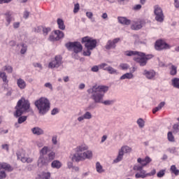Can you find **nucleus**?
<instances>
[{
  "label": "nucleus",
  "instance_id": "obj_6",
  "mask_svg": "<svg viewBox=\"0 0 179 179\" xmlns=\"http://www.w3.org/2000/svg\"><path fill=\"white\" fill-rule=\"evenodd\" d=\"M93 157V152L91 150H87L81 154H74L72 160L73 162H82L86 159H92Z\"/></svg>",
  "mask_w": 179,
  "mask_h": 179
},
{
  "label": "nucleus",
  "instance_id": "obj_23",
  "mask_svg": "<svg viewBox=\"0 0 179 179\" xmlns=\"http://www.w3.org/2000/svg\"><path fill=\"white\" fill-rule=\"evenodd\" d=\"M52 169H61L62 167V163L58 160H54L51 164Z\"/></svg>",
  "mask_w": 179,
  "mask_h": 179
},
{
  "label": "nucleus",
  "instance_id": "obj_29",
  "mask_svg": "<svg viewBox=\"0 0 179 179\" xmlns=\"http://www.w3.org/2000/svg\"><path fill=\"white\" fill-rule=\"evenodd\" d=\"M57 24L60 30H65V24H64V20L61 18L57 19Z\"/></svg>",
  "mask_w": 179,
  "mask_h": 179
},
{
  "label": "nucleus",
  "instance_id": "obj_30",
  "mask_svg": "<svg viewBox=\"0 0 179 179\" xmlns=\"http://www.w3.org/2000/svg\"><path fill=\"white\" fill-rule=\"evenodd\" d=\"M122 157H124V152L120 150L117 158L114 160V163H118L121 162V160H122Z\"/></svg>",
  "mask_w": 179,
  "mask_h": 179
},
{
  "label": "nucleus",
  "instance_id": "obj_14",
  "mask_svg": "<svg viewBox=\"0 0 179 179\" xmlns=\"http://www.w3.org/2000/svg\"><path fill=\"white\" fill-rule=\"evenodd\" d=\"M137 163H139L140 167H146L148 164L150 163H152V158H150L149 156L145 157L144 159L142 158H138Z\"/></svg>",
  "mask_w": 179,
  "mask_h": 179
},
{
  "label": "nucleus",
  "instance_id": "obj_37",
  "mask_svg": "<svg viewBox=\"0 0 179 179\" xmlns=\"http://www.w3.org/2000/svg\"><path fill=\"white\" fill-rule=\"evenodd\" d=\"M164 176H166V169H162L157 173V177L158 178H162Z\"/></svg>",
  "mask_w": 179,
  "mask_h": 179
},
{
  "label": "nucleus",
  "instance_id": "obj_2",
  "mask_svg": "<svg viewBox=\"0 0 179 179\" xmlns=\"http://www.w3.org/2000/svg\"><path fill=\"white\" fill-rule=\"evenodd\" d=\"M108 92V87L106 85H94L92 88L87 90V93L91 95V99L94 100V103H103L105 106H110L113 104V101H105L103 102V97L106 92Z\"/></svg>",
  "mask_w": 179,
  "mask_h": 179
},
{
  "label": "nucleus",
  "instance_id": "obj_19",
  "mask_svg": "<svg viewBox=\"0 0 179 179\" xmlns=\"http://www.w3.org/2000/svg\"><path fill=\"white\" fill-rule=\"evenodd\" d=\"M87 149H89V147H87V145H86V144H82L81 145H78L76 148V153L75 155H80L82 153V152H85V150H87Z\"/></svg>",
  "mask_w": 179,
  "mask_h": 179
},
{
  "label": "nucleus",
  "instance_id": "obj_7",
  "mask_svg": "<svg viewBox=\"0 0 179 179\" xmlns=\"http://www.w3.org/2000/svg\"><path fill=\"white\" fill-rule=\"evenodd\" d=\"M65 46L69 51H73L75 54H79L83 50V46L80 42H69L66 43Z\"/></svg>",
  "mask_w": 179,
  "mask_h": 179
},
{
  "label": "nucleus",
  "instance_id": "obj_49",
  "mask_svg": "<svg viewBox=\"0 0 179 179\" xmlns=\"http://www.w3.org/2000/svg\"><path fill=\"white\" fill-rule=\"evenodd\" d=\"M120 66L123 70L128 69L129 68V66H128L127 64H122L120 65Z\"/></svg>",
  "mask_w": 179,
  "mask_h": 179
},
{
  "label": "nucleus",
  "instance_id": "obj_61",
  "mask_svg": "<svg viewBox=\"0 0 179 179\" xmlns=\"http://www.w3.org/2000/svg\"><path fill=\"white\" fill-rule=\"evenodd\" d=\"M2 148H3V149H6V150H7V152L9 151V145H8L7 144L3 145H2Z\"/></svg>",
  "mask_w": 179,
  "mask_h": 179
},
{
  "label": "nucleus",
  "instance_id": "obj_3",
  "mask_svg": "<svg viewBox=\"0 0 179 179\" xmlns=\"http://www.w3.org/2000/svg\"><path fill=\"white\" fill-rule=\"evenodd\" d=\"M39 111V114H46L50 110V101L47 98L41 97L34 103Z\"/></svg>",
  "mask_w": 179,
  "mask_h": 179
},
{
  "label": "nucleus",
  "instance_id": "obj_12",
  "mask_svg": "<svg viewBox=\"0 0 179 179\" xmlns=\"http://www.w3.org/2000/svg\"><path fill=\"white\" fill-rule=\"evenodd\" d=\"M62 64V57L61 56H56L55 60L50 62L48 64V68L54 69V68H59Z\"/></svg>",
  "mask_w": 179,
  "mask_h": 179
},
{
  "label": "nucleus",
  "instance_id": "obj_36",
  "mask_svg": "<svg viewBox=\"0 0 179 179\" xmlns=\"http://www.w3.org/2000/svg\"><path fill=\"white\" fill-rule=\"evenodd\" d=\"M0 78H1V79L4 83H8V82H9L8 80V76H6V73H5V72L0 73Z\"/></svg>",
  "mask_w": 179,
  "mask_h": 179
},
{
  "label": "nucleus",
  "instance_id": "obj_63",
  "mask_svg": "<svg viewBox=\"0 0 179 179\" xmlns=\"http://www.w3.org/2000/svg\"><path fill=\"white\" fill-rule=\"evenodd\" d=\"M29 12L25 11L24 13V19H27V17H29Z\"/></svg>",
  "mask_w": 179,
  "mask_h": 179
},
{
  "label": "nucleus",
  "instance_id": "obj_43",
  "mask_svg": "<svg viewBox=\"0 0 179 179\" xmlns=\"http://www.w3.org/2000/svg\"><path fill=\"white\" fill-rule=\"evenodd\" d=\"M80 9V6L79 5V3H76L74 5L73 13H78Z\"/></svg>",
  "mask_w": 179,
  "mask_h": 179
},
{
  "label": "nucleus",
  "instance_id": "obj_54",
  "mask_svg": "<svg viewBox=\"0 0 179 179\" xmlns=\"http://www.w3.org/2000/svg\"><path fill=\"white\" fill-rule=\"evenodd\" d=\"M9 2H12V0H0V5L3 3H9Z\"/></svg>",
  "mask_w": 179,
  "mask_h": 179
},
{
  "label": "nucleus",
  "instance_id": "obj_58",
  "mask_svg": "<svg viewBox=\"0 0 179 179\" xmlns=\"http://www.w3.org/2000/svg\"><path fill=\"white\" fill-rule=\"evenodd\" d=\"M159 110H161V109L159 108V106H157L156 108H155L152 110V113H153L154 114H156V113H157V111H159Z\"/></svg>",
  "mask_w": 179,
  "mask_h": 179
},
{
  "label": "nucleus",
  "instance_id": "obj_62",
  "mask_svg": "<svg viewBox=\"0 0 179 179\" xmlns=\"http://www.w3.org/2000/svg\"><path fill=\"white\" fill-rule=\"evenodd\" d=\"M174 5L176 8H179V1H178V0H174Z\"/></svg>",
  "mask_w": 179,
  "mask_h": 179
},
{
  "label": "nucleus",
  "instance_id": "obj_21",
  "mask_svg": "<svg viewBox=\"0 0 179 179\" xmlns=\"http://www.w3.org/2000/svg\"><path fill=\"white\" fill-rule=\"evenodd\" d=\"M117 20L119 23L124 26H129V24H131V20H128V18L125 17H118Z\"/></svg>",
  "mask_w": 179,
  "mask_h": 179
},
{
  "label": "nucleus",
  "instance_id": "obj_50",
  "mask_svg": "<svg viewBox=\"0 0 179 179\" xmlns=\"http://www.w3.org/2000/svg\"><path fill=\"white\" fill-rule=\"evenodd\" d=\"M144 58L146 59V62H148V60L152 59L153 58V55H144Z\"/></svg>",
  "mask_w": 179,
  "mask_h": 179
},
{
  "label": "nucleus",
  "instance_id": "obj_59",
  "mask_svg": "<svg viewBox=\"0 0 179 179\" xmlns=\"http://www.w3.org/2000/svg\"><path fill=\"white\" fill-rule=\"evenodd\" d=\"M57 113H58V109L57 108H54L51 112L52 115H55Z\"/></svg>",
  "mask_w": 179,
  "mask_h": 179
},
{
  "label": "nucleus",
  "instance_id": "obj_31",
  "mask_svg": "<svg viewBox=\"0 0 179 179\" xmlns=\"http://www.w3.org/2000/svg\"><path fill=\"white\" fill-rule=\"evenodd\" d=\"M172 86L173 87H176V89H179V78H175L172 80Z\"/></svg>",
  "mask_w": 179,
  "mask_h": 179
},
{
  "label": "nucleus",
  "instance_id": "obj_52",
  "mask_svg": "<svg viewBox=\"0 0 179 179\" xmlns=\"http://www.w3.org/2000/svg\"><path fill=\"white\" fill-rule=\"evenodd\" d=\"M99 68H100V65L94 66L91 70L92 71V72H99Z\"/></svg>",
  "mask_w": 179,
  "mask_h": 179
},
{
  "label": "nucleus",
  "instance_id": "obj_17",
  "mask_svg": "<svg viewBox=\"0 0 179 179\" xmlns=\"http://www.w3.org/2000/svg\"><path fill=\"white\" fill-rule=\"evenodd\" d=\"M143 75L147 78V79H155V76H156V72L154 70H144Z\"/></svg>",
  "mask_w": 179,
  "mask_h": 179
},
{
  "label": "nucleus",
  "instance_id": "obj_5",
  "mask_svg": "<svg viewBox=\"0 0 179 179\" xmlns=\"http://www.w3.org/2000/svg\"><path fill=\"white\" fill-rule=\"evenodd\" d=\"M81 42L83 44H85V47L87 50H94V48L97 47V40L93 39V38L90 36L82 38Z\"/></svg>",
  "mask_w": 179,
  "mask_h": 179
},
{
  "label": "nucleus",
  "instance_id": "obj_35",
  "mask_svg": "<svg viewBox=\"0 0 179 179\" xmlns=\"http://www.w3.org/2000/svg\"><path fill=\"white\" fill-rule=\"evenodd\" d=\"M3 71H6L8 73H12L13 72V68L12 66L6 65L3 67Z\"/></svg>",
  "mask_w": 179,
  "mask_h": 179
},
{
  "label": "nucleus",
  "instance_id": "obj_20",
  "mask_svg": "<svg viewBox=\"0 0 179 179\" xmlns=\"http://www.w3.org/2000/svg\"><path fill=\"white\" fill-rule=\"evenodd\" d=\"M0 170H5L6 171H13V168L10 164L5 162H0Z\"/></svg>",
  "mask_w": 179,
  "mask_h": 179
},
{
  "label": "nucleus",
  "instance_id": "obj_47",
  "mask_svg": "<svg viewBox=\"0 0 179 179\" xmlns=\"http://www.w3.org/2000/svg\"><path fill=\"white\" fill-rule=\"evenodd\" d=\"M156 174V169H152L151 172L147 173V177H152V176H155Z\"/></svg>",
  "mask_w": 179,
  "mask_h": 179
},
{
  "label": "nucleus",
  "instance_id": "obj_16",
  "mask_svg": "<svg viewBox=\"0 0 179 179\" xmlns=\"http://www.w3.org/2000/svg\"><path fill=\"white\" fill-rule=\"evenodd\" d=\"M104 66H108L106 68H104ZM100 69H103V71H107L108 73L113 74V73H117V70L115 69L108 66V64L106 63H102L99 64Z\"/></svg>",
  "mask_w": 179,
  "mask_h": 179
},
{
  "label": "nucleus",
  "instance_id": "obj_10",
  "mask_svg": "<svg viewBox=\"0 0 179 179\" xmlns=\"http://www.w3.org/2000/svg\"><path fill=\"white\" fill-rule=\"evenodd\" d=\"M133 169L134 171H139L135 174L136 178H146V177H148L146 171L143 170V167L140 165H135Z\"/></svg>",
  "mask_w": 179,
  "mask_h": 179
},
{
  "label": "nucleus",
  "instance_id": "obj_9",
  "mask_svg": "<svg viewBox=\"0 0 179 179\" xmlns=\"http://www.w3.org/2000/svg\"><path fill=\"white\" fill-rule=\"evenodd\" d=\"M154 13L155 15V20L162 23L164 21V14L163 13V10L159 6H154Z\"/></svg>",
  "mask_w": 179,
  "mask_h": 179
},
{
  "label": "nucleus",
  "instance_id": "obj_1",
  "mask_svg": "<svg viewBox=\"0 0 179 179\" xmlns=\"http://www.w3.org/2000/svg\"><path fill=\"white\" fill-rule=\"evenodd\" d=\"M15 112L14 115L16 118H18V124H23L27 120V116H21L24 113H31V114H34L33 109L30 108V101L29 100L22 97L17 103V105L15 108Z\"/></svg>",
  "mask_w": 179,
  "mask_h": 179
},
{
  "label": "nucleus",
  "instance_id": "obj_15",
  "mask_svg": "<svg viewBox=\"0 0 179 179\" xmlns=\"http://www.w3.org/2000/svg\"><path fill=\"white\" fill-rule=\"evenodd\" d=\"M120 41H121V39L120 38H116L113 41L109 40L106 45L105 48L106 50H111V48H115V47H117L115 44H117V43H120Z\"/></svg>",
  "mask_w": 179,
  "mask_h": 179
},
{
  "label": "nucleus",
  "instance_id": "obj_26",
  "mask_svg": "<svg viewBox=\"0 0 179 179\" xmlns=\"http://www.w3.org/2000/svg\"><path fill=\"white\" fill-rule=\"evenodd\" d=\"M134 78V74L131 73H126L125 74L122 75L120 77L121 80H124V79H133Z\"/></svg>",
  "mask_w": 179,
  "mask_h": 179
},
{
  "label": "nucleus",
  "instance_id": "obj_34",
  "mask_svg": "<svg viewBox=\"0 0 179 179\" xmlns=\"http://www.w3.org/2000/svg\"><path fill=\"white\" fill-rule=\"evenodd\" d=\"M48 156V157L46 159H48V162L49 163H51V162H52V160H54V159H55V152H52L49 153Z\"/></svg>",
  "mask_w": 179,
  "mask_h": 179
},
{
  "label": "nucleus",
  "instance_id": "obj_46",
  "mask_svg": "<svg viewBox=\"0 0 179 179\" xmlns=\"http://www.w3.org/2000/svg\"><path fill=\"white\" fill-rule=\"evenodd\" d=\"M87 51H85V52H83V55L85 56V57H90V55H92V52H90V51H92V50L91 49H87Z\"/></svg>",
  "mask_w": 179,
  "mask_h": 179
},
{
  "label": "nucleus",
  "instance_id": "obj_55",
  "mask_svg": "<svg viewBox=\"0 0 179 179\" xmlns=\"http://www.w3.org/2000/svg\"><path fill=\"white\" fill-rule=\"evenodd\" d=\"M45 87H48L49 89H50V90H52V85H51V83H46L45 84Z\"/></svg>",
  "mask_w": 179,
  "mask_h": 179
},
{
  "label": "nucleus",
  "instance_id": "obj_42",
  "mask_svg": "<svg viewBox=\"0 0 179 179\" xmlns=\"http://www.w3.org/2000/svg\"><path fill=\"white\" fill-rule=\"evenodd\" d=\"M51 31V28L50 27H43V33L44 36H48V33Z\"/></svg>",
  "mask_w": 179,
  "mask_h": 179
},
{
  "label": "nucleus",
  "instance_id": "obj_27",
  "mask_svg": "<svg viewBox=\"0 0 179 179\" xmlns=\"http://www.w3.org/2000/svg\"><path fill=\"white\" fill-rule=\"evenodd\" d=\"M120 152H122V153H131L132 152V148L127 145L122 146L121 149L120 150Z\"/></svg>",
  "mask_w": 179,
  "mask_h": 179
},
{
  "label": "nucleus",
  "instance_id": "obj_56",
  "mask_svg": "<svg viewBox=\"0 0 179 179\" xmlns=\"http://www.w3.org/2000/svg\"><path fill=\"white\" fill-rule=\"evenodd\" d=\"M52 141L53 145H57V143H58V141H57V136L52 137Z\"/></svg>",
  "mask_w": 179,
  "mask_h": 179
},
{
  "label": "nucleus",
  "instance_id": "obj_38",
  "mask_svg": "<svg viewBox=\"0 0 179 179\" xmlns=\"http://www.w3.org/2000/svg\"><path fill=\"white\" fill-rule=\"evenodd\" d=\"M137 124L140 128H143L145 127V120L142 118H139L137 120Z\"/></svg>",
  "mask_w": 179,
  "mask_h": 179
},
{
  "label": "nucleus",
  "instance_id": "obj_25",
  "mask_svg": "<svg viewBox=\"0 0 179 179\" xmlns=\"http://www.w3.org/2000/svg\"><path fill=\"white\" fill-rule=\"evenodd\" d=\"M4 15L6 16V20L8 23L7 26H9V24H10V22H12V13H10V11H7Z\"/></svg>",
  "mask_w": 179,
  "mask_h": 179
},
{
  "label": "nucleus",
  "instance_id": "obj_57",
  "mask_svg": "<svg viewBox=\"0 0 179 179\" xmlns=\"http://www.w3.org/2000/svg\"><path fill=\"white\" fill-rule=\"evenodd\" d=\"M20 27V22H14L13 23L14 29H19Z\"/></svg>",
  "mask_w": 179,
  "mask_h": 179
},
{
  "label": "nucleus",
  "instance_id": "obj_8",
  "mask_svg": "<svg viewBox=\"0 0 179 179\" xmlns=\"http://www.w3.org/2000/svg\"><path fill=\"white\" fill-rule=\"evenodd\" d=\"M155 48L157 51H163V50H170L171 46L166 43V41L159 39L155 43Z\"/></svg>",
  "mask_w": 179,
  "mask_h": 179
},
{
  "label": "nucleus",
  "instance_id": "obj_33",
  "mask_svg": "<svg viewBox=\"0 0 179 179\" xmlns=\"http://www.w3.org/2000/svg\"><path fill=\"white\" fill-rule=\"evenodd\" d=\"M96 169L97 173H104V169H103V166L100 164V162H96Z\"/></svg>",
  "mask_w": 179,
  "mask_h": 179
},
{
  "label": "nucleus",
  "instance_id": "obj_32",
  "mask_svg": "<svg viewBox=\"0 0 179 179\" xmlns=\"http://www.w3.org/2000/svg\"><path fill=\"white\" fill-rule=\"evenodd\" d=\"M170 75H171L172 76H175V75H177V66L171 65L170 68Z\"/></svg>",
  "mask_w": 179,
  "mask_h": 179
},
{
  "label": "nucleus",
  "instance_id": "obj_64",
  "mask_svg": "<svg viewBox=\"0 0 179 179\" xmlns=\"http://www.w3.org/2000/svg\"><path fill=\"white\" fill-rule=\"evenodd\" d=\"M33 162V158L28 157L27 158V163H31Z\"/></svg>",
  "mask_w": 179,
  "mask_h": 179
},
{
  "label": "nucleus",
  "instance_id": "obj_44",
  "mask_svg": "<svg viewBox=\"0 0 179 179\" xmlns=\"http://www.w3.org/2000/svg\"><path fill=\"white\" fill-rule=\"evenodd\" d=\"M85 120H90L92 118V113L90 112H86L84 115Z\"/></svg>",
  "mask_w": 179,
  "mask_h": 179
},
{
  "label": "nucleus",
  "instance_id": "obj_13",
  "mask_svg": "<svg viewBox=\"0 0 179 179\" xmlns=\"http://www.w3.org/2000/svg\"><path fill=\"white\" fill-rule=\"evenodd\" d=\"M145 24H146L145 20H138L131 24V30H141V29L143 27Z\"/></svg>",
  "mask_w": 179,
  "mask_h": 179
},
{
  "label": "nucleus",
  "instance_id": "obj_22",
  "mask_svg": "<svg viewBox=\"0 0 179 179\" xmlns=\"http://www.w3.org/2000/svg\"><path fill=\"white\" fill-rule=\"evenodd\" d=\"M17 85L18 86V87H20V89H26V81H24V80L22 79V78H19L17 80Z\"/></svg>",
  "mask_w": 179,
  "mask_h": 179
},
{
  "label": "nucleus",
  "instance_id": "obj_48",
  "mask_svg": "<svg viewBox=\"0 0 179 179\" xmlns=\"http://www.w3.org/2000/svg\"><path fill=\"white\" fill-rule=\"evenodd\" d=\"M134 10H141L142 9V6L141 4H137L133 7Z\"/></svg>",
  "mask_w": 179,
  "mask_h": 179
},
{
  "label": "nucleus",
  "instance_id": "obj_18",
  "mask_svg": "<svg viewBox=\"0 0 179 179\" xmlns=\"http://www.w3.org/2000/svg\"><path fill=\"white\" fill-rule=\"evenodd\" d=\"M48 163H50L48 162V159L45 158L44 156L41 155L38 160V166H39L40 167L43 166H48Z\"/></svg>",
  "mask_w": 179,
  "mask_h": 179
},
{
  "label": "nucleus",
  "instance_id": "obj_11",
  "mask_svg": "<svg viewBox=\"0 0 179 179\" xmlns=\"http://www.w3.org/2000/svg\"><path fill=\"white\" fill-rule=\"evenodd\" d=\"M64 32L60 30L54 31V34H52L49 36L50 41H59L61 38H64Z\"/></svg>",
  "mask_w": 179,
  "mask_h": 179
},
{
  "label": "nucleus",
  "instance_id": "obj_53",
  "mask_svg": "<svg viewBox=\"0 0 179 179\" xmlns=\"http://www.w3.org/2000/svg\"><path fill=\"white\" fill-rule=\"evenodd\" d=\"M86 16L88 19H92L93 17V13L92 12H87Z\"/></svg>",
  "mask_w": 179,
  "mask_h": 179
},
{
  "label": "nucleus",
  "instance_id": "obj_28",
  "mask_svg": "<svg viewBox=\"0 0 179 179\" xmlns=\"http://www.w3.org/2000/svg\"><path fill=\"white\" fill-rule=\"evenodd\" d=\"M170 171L172 174L175 176H179V170L177 169V166L176 165H172L170 168Z\"/></svg>",
  "mask_w": 179,
  "mask_h": 179
},
{
  "label": "nucleus",
  "instance_id": "obj_45",
  "mask_svg": "<svg viewBox=\"0 0 179 179\" xmlns=\"http://www.w3.org/2000/svg\"><path fill=\"white\" fill-rule=\"evenodd\" d=\"M48 152V147H47V146L43 147L41 150V153L42 156L45 155Z\"/></svg>",
  "mask_w": 179,
  "mask_h": 179
},
{
  "label": "nucleus",
  "instance_id": "obj_40",
  "mask_svg": "<svg viewBox=\"0 0 179 179\" xmlns=\"http://www.w3.org/2000/svg\"><path fill=\"white\" fill-rule=\"evenodd\" d=\"M17 159H21V162H22V163H27V157H22L20 152L17 153Z\"/></svg>",
  "mask_w": 179,
  "mask_h": 179
},
{
  "label": "nucleus",
  "instance_id": "obj_39",
  "mask_svg": "<svg viewBox=\"0 0 179 179\" xmlns=\"http://www.w3.org/2000/svg\"><path fill=\"white\" fill-rule=\"evenodd\" d=\"M21 47L22 48L20 50V53L22 55L26 54V52H27V46L26 45V44L22 43Z\"/></svg>",
  "mask_w": 179,
  "mask_h": 179
},
{
  "label": "nucleus",
  "instance_id": "obj_24",
  "mask_svg": "<svg viewBox=\"0 0 179 179\" xmlns=\"http://www.w3.org/2000/svg\"><path fill=\"white\" fill-rule=\"evenodd\" d=\"M32 131V134H34V135H43V134H44V131H43L41 129H40L39 127H34L31 129Z\"/></svg>",
  "mask_w": 179,
  "mask_h": 179
},
{
  "label": "nucleus",
  "instance_id": "obj_41",
  "mask_svg": "<svg viewBox=\"0 0 179 179\" xmlns=\"http://www.w3.org/2000/svg\"><path fill=\"white\" fill-rule=\"evenodd\" d=\"M168 140L169 141V142H174L175 139H174V136L173 135V133L171 131H169L168 132Z\"/></svg>",
  "mask_w": 179,
  "mask_h": 179
},
{
  "label": "nucleus",
  "instance_id": "obj_60",
  "mask_svg": "<svg viewBox=\"0 0 179 179\" xmlns=\"http://www.w3.org/2000/svg\"><path fill=\"white\" fill-rule=\"evenodd\" d=\"M165 104L166 103L164 101H162L158 105V107L162 110V108H163V106H165Z\"/></svg>",
  "mask_w": 179,
  "mask_h": 179
},
{
  "label": "nucleus",
  "instance_id": "obj_4",
  "mask_svg": "<svg viewBox=\"0 0 179 179\" xmlns=\"http://www.w3.org/2000/svg\"><path fill=\"white\" fill-rule=\"evenodd\" d=\"M124 55L127 57H132V55H137V57H134V61L139 64L140 66H145L146 64H148V62H146V59H145V53L143 52L128 50L124 52Z\"/></svg>",
  "mask_w": 179,
  "mask_h": 179
},
{
  "label": "nucleus",
  "instance_id": "obj_51",
  "mask_svg": "<svg viewBox=\"0 0 179 179\" xmlns=\"http://www.w3.org/2000/svg\"><path fill=\"white\" fill-rule=\"evenodd\" d=\"M3 178H6V173H5V171H1L0 172V179H3Z\"/></svg>",
  "mask_w": 179,
  "mask_h": 179
}]
</instances>
